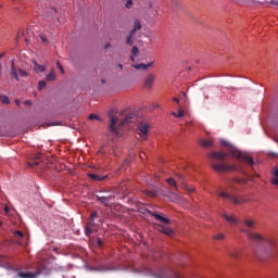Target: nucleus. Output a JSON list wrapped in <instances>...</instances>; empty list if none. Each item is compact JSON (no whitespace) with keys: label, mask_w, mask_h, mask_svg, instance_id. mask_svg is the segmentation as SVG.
I'll use <instances>...</instances> for the list:
<instances>
[{"label":"nucleus","mask_w":278,"mask_h":278,"mask_svg":"<svg viewBox=\"0 0 278 278\" xmlns=\"http://www.w3.org/2000/svg\"><path fill=\"white\" fill-rule=\"evenodd\" d=\"M155 64L154 61L148 63V64H144V63H135L132 64V67L134 68H137L138 71H148V68H151V66H153Z\"/></svg>","instance_id":"12"},{"label":"nucleus","mask_w":278,"mask_h":278,"mask_svg":"<svg viewBox=\"0 0 278 278\" xmlns=\"http://www.w3.org/2000/svg\"><path fill=\"white\" fill-rule=\"evenodd\" d=\"M222 144L230 153L231 157H235L239 162H244L245 164H253V159L249 154L238 150V148L229 143V141L222 140Z\"/></svg>","instance_id":"4"},{"label":"nucleus","mask_w":278,"mask_h":278,"mask_svg":"<svg viewBox=\"0 0 278 278\" xmlns=\"http://www.w3.org/2000/svg\"><path fill=\"white\" fill-rule=\"evenodd\" d=\"M1 68H2V66H1V64H0V77H1Z\"/></svg>","instance_id":"48"},{"label":"nucleus","mask_w":278,"mask_h":278,"mask_svg":"<svg viewBox=\"0 0 278 278\" xmlns=\"http://www.w3.org/2000/svg\"><path fill=\"white\" fill-rule=\"evenodd\" d=\"M2 5L0 4V10H1Z\"/></svg>","instance_id":"54"},{"label":"nucleus","mask_w":278,"mask_h":278,"mask_svg":"<svg viewBox=\"0 0 278 278\" xmlns=\"http://www.w3.org/2000/svg\"><path fill=\"white\" fill-rule=\"evenodd\" d=\"M242 225H244V227H247L245 229H249L251 231V229H255V219L251 218V217H247L245 219L242 220Z\"/></svg>","instance_id":"13"},{"label":"nucleus","mask_w":278,"mask_h":278,"mask_svg":"<svg viewBox=\"0 0 278 278\" xmlns=\"http://www.w3.org/2000/svg\"><path fill=\"white\" fill-rule=\"evenodd\" d=\"M136 115L132 113L122 112L119 115H113L109 125V129L113 136H123L126 125L134 123Z\"/></svg>","instance_id":"1"},{"label":"nucleus","mask_w":278,"mask_h":278,"mask_svg":"<svg viewBox=\"0 0 278 278\" xmlns=\"http://www.w3.org/2000/svg\"><path fill=\"white\" fill-rule=\"evenodd\" d=\"M96 218H99V213H97V212L91 213V216L89 218V223H88V225L86 227V231H85L86 236H90V233H92V227H94V219Z\"/></svg>","instance_id":"9"},{"label":"nucleus","mask_w":278,"mask_h":278,"mask_svg":"<svg viewBox=\"0 0 278 278\" xmlns=\"http://www.w3.org/2000/svg\"><path fill=\"white\" fill-rule=\"evenodd\" d=\"M40 39L42 40V42H47V37H45L43 35L40 36Z\"/></svg>","instance_id":"38"},{"label":"nucleus","mask_w":278,"mask_h":278,"mask_svg":"<svg viewBox=\"0 0 278 278\" xmlns=\"http://www.w3.org/2000/svg\"><path fill=\"white\" fill-rule=\"evenodd\" d=\"M182 188H184L185 190H188V192H194V188H190V187H188V186H186V185H184Z\"/></svg>","instance_id":"35"},{"label":"nucleus","mask_w":278,"mask_h":278,"mask_svg":"<svg viewBox=\"0 0 278 278\" xmlns=\"http://www.w3.org/2000/svg\"><path fill=\"white\" fill-rule=\"evenodd\" d=\"M224 218H225V220H227L228 223H231V225H238V219H237V217L233 216V215L224 214Z\"/></svg>","instance_id":"15"},{"label":"nucleus","mask_w":278,"mask_h":278,"mask_svg":"<svg viewBox=\"0 0 278 278\" xmlns=\"http://www.w3.org/2000/svg\"><path fill=\"white\" fill-rule=\"evenodd\" d=\"M267 244H269L270 247H273V240H266Z\"/></svg>","instance_id":"42"},{"label":"nucleus","mask_w":278,"mask_h":278,"mask_svg":"<svg viewBox=\"0 0 278 278\" xmlns=\"http://www.w3.org/2000/svg\"><path fill=\"white\" fill-rule=\"evenodd\" d=\"M35 71L36 73H45V71H47V67L39 65L38 63L35 62Z\"/></svg>","instance_id":"21"},{"label":"nucleus","mask_w":278,"mask_h":278,"mask_svg":"<svg viewBox=\"0 0 278 278\" xmlns=\"http://www.w3.org/2000/svg\"><path fill=\"white\" fill-rule=\"evenodd\" d=\"M38 275H42V268H38L35 273L31 271H18L17 277L20 278H36Z\"/></svg>","instance_id":"10"},{"label":"nucleus","mask_w":278,"mask_h":278,"mask_svg":"<svg viewBox=\"0 0 278 278\" xmlns=\"http://www.w3.org/2000/svg\"><path fill=\"white\" fill-rule=\"evenodd\" d=\"M146 194H148V197H157L155 191H146Z\"/></svg>","instance_id":"33"},{"label":"nucleus","mask_w":278,"mask_h":278,"mask_svg":"<svg viewBox=\"0 0 278 278\" xmlns=\"http://www.w3.org/2000/svg\"><path fill=\"white\" fill-rule=\"evenodd\" d=\"M155 81V75L149 74L144 80V88L151 89L153 88V83Z\"/></svg>","instance_id":"14"},{"label":"nucleus","mask_w":278,"mask_h":278,"mask_svg":"<svg viewBox=\"0 0 278 278\" xmlns=\"http://www.w3.org/2000/svg\"><path fill=\"white\" fill-rule=\"evenodd\" d=\"M89 121H101V117H99V115L91 114L89 115Z\"/></svg>","instance_id":"29"},{"label":"nucleus","mask_w":278,"mask_h":278,"mask_svg":"<svg viewBox=\"0 0 278 278\" xmlns=\"http://www.w3.org/2000/svg\"><path fill=\"white\" fill-rule=\"evenodd\" d=\"M276 5H278V0H276Z\"/></svg>","instance_id":"53"},{"label":"nucleus","mask_w":278,"mask_h":278,"mask_svg":"<svg viewBox=\"0 0 278 278\" xmlns=\"http://www.w3.org/2000/svg\"><path fill=\"white\" fill-rule=\"evenodd\" d=\"M132 3L134 2L131 0H126L125 7L129 9V8H131Z\"/></svg>","instance_id":"36"},{"label":"nucleus","mask_w":278,"mask_h":278,"mask_svg":"<svg viewBox=\"0 0 278 278\" xmlns=\"http://www.w3.org/2000/svg\"><path fill=\"white\" fill-rule=\"evenodd\" d=\"M173 101H175L176 103H179V99L178 98H174Z\"/></svg>","instance_id":"44"},{"label":"nucleus","mask_w":278,"mask_h":278,"mask_svg":"<svg viewBox=\"0 0 278 278\" xmlns=\"http://www.w3.org/2000/svg\"><path fill=\"white\" fill-rule=\"evenodd\" d=\"M24 105H31V101H29V100L25 101Z\"/></svg>","instance_id":"40"},{"label":"nucleus","mask_w":278,"mask_h":278,"mask_svg":"<svg viewBox=\"0 0 278 278\" xmlns=\"http://www.w3.org/2000/svg\"><path fill=\"white\" fill-rule=\"evenodd\" d=\"M165 236H175V231L168 227H163L161 230Z\"/></svg>","instance_id":"20"},{"label":"nucleus","mask_w":278,"mask_h":278,"mask_svg":"<svg viewBox=\"0 0 278 278\" xmlns=\"http://www.w3.org/2000/svg\"><path fill=\"white\" fill-rule=\"evenodd\" d=\"M137 273H140L141 275H153L155 278H194V276L179 274L168 268H161L160 273L153 274V270L143 267L137 270Z\"/></svg>","instance_id":"3"},{"label":"nucleus","mask_w":278,"mask_h":278,"mask_svg":"<svg viewBox=\"0 0 278 278\" xmlns=\"http://www.w3.org/2000/svg\"><path fill=\"white\" fill-rule=\"evenodd\" d=\"M173 116L176 118H184V110L179 109L178 113L172 112Z\"/></svg>","instance_id":"26"},{"label":"nucleus","mask_w":278,"mask_h":278,"mask_svg":"<svg viewBox=\"0 0 278 278\" xmlns=\"http://www.w3.org/2000/svg\"><path fill=\"white\" fill-rule=\"evenodd\" d=\"M5 56V52H2L1 54H0V60L2 59V58H4Z\"/></svg>","instance_id":"43"},{"label":"nucleus","mask_w":278,"mask_h":278,"mask_svg":"<svg viewBox=\"0 0 278 278\" xmlns=\"http://www.w3.org/2000/svg\"><path fill=\"white\" fill-rule=\"evenodd\" d=\"M200 144H201L202 147L207 148V147H212L213 141H212V140L202 139V140L200 141Z\"/></svg>","instance_id":"25"},{"label":"nucleus","mask_w":278,"mask_h":278,"mask_svg":"<svg viewBox=\"0 0 278 278\" xmlns=\"http://www.w3.org/2000/svg\"><path fill=\"white\" fill-rule=\"evenodd\" d=\"M0 101L8 105V103H10V98H8V96H0Z\"/></svg>","instance_id":"27"},{"label":"nucleus","mask_w":278,"mask_h":278,"mask_svg":"<svg viewBox=\"0 0 278 278\" xmlns=\"http://www.w3.org/2000/svg\"><path fill=\"white\" fill-rule=\"evenodd\" d=\"M227 159V153L225 152H213L211 153V166L217 173H231V170H238L236 165H230L226 163H218L223 162V160Z\"/></svg>","instance_id":"2"},{"label":"nucleus","mask_w":278,"mask_h":278,"mask_svg":"<svg viewBox=\"0 0 278 278\" xmlns=\"http://www.w3.org/2000/svg\"><path fill=\"white\" fill-rule=\"evenodd\" d=\"M236 188L231 185H229L228 188L222 189L217 191L218 197H222V199H227L228 201H231L235 205H239V203L242 202V200L238 199L235 194L233 191Z\"/></svg>","instance_id":"5"},{"label":"nucleus","mask_w":278,"mask_h":278,"mask_svg":"<svg viewBox=\"0 0 278 278\" xmlns=\"http://www.w3.org/2000/svg\"><path fill=\"white\" fill-rule=\"evenodd\" d=\"M104 205H110V201H112V195L109 197H99L98 198Z\"/></svg>","instance_id":"19"},{"label":"nucleus","mask_w":278,"mask_h":278,"mask_svg":"<svg viewBox=\"0 0 278 278\" xmlns=\"http://www.w3.org/2000/svg\"><path fill=\"white\" fill-rule=\"evenodd\" d=\"M140 29H142V24H140V22L138 20H136L135 24H134V29L126 39L127 45H134V34H136V31H138Z\"/></svg>","instance_id":"8"},{"label":"nucleus","mask_w":278,"mask_h":278,"mask_svg":"<svg viewBox=\"0 0 278 278\" xmlns=\"http://www.w3.org/2000/svg\"><path fill=\"white\" fill-rule=\"evenodd\" d=\"M14 238L21 240L23 238V232L21 230L14 231Z\"/></svg>","instance_id":"28"},{"label":"nucleus","mask_w":278,"mask_h":278,"mask_svg":"<svg viewBox=\"0 0 278 278\" xmlns=\"http://www.w3.org/2000/svg\"><path fill=\"white\" fill-rule=\"evenodd\" d=\"M138 47H134L131 50V55H130V60L131 62H136V55H138Z\"/></svg>","instance_id":"23"},{"label":"nucleus","mask_w":278,"mask_h":278,"mask_svg":"<svg viewBox=\"0 0 278 278\" xmlns=\"http://www.w3.org/2000/svg\"><path fill=\"white\" fill-rule=\"evenodd\" d=\"M271 184H273L274 186H278V168H277V167H275V168L273 169V179H271Z\"/></svg>","instance_id":"16"},{"label":"nucleus","mask_w":278,"mask_h":278,"mask_svg":"<svg viewBox=\"0 0 278 278\" xmlns=\"http://www.w3.org/2000/svg\"><path fill=\"white\" fill-rule=\"evenodd\" d=\"M149 129H151V124L147 121H141L137 125V134L141 140H147L149 136Z\"/></svg>","instance_id":"7"},{"label":"nucleus","mask_w":278,"mask_h":278,"mask_svg":"<svg viewBox=\"0 0 278 278\" xmlns=\"http://www.w3.org/2000/svg\"><path fill=\"white\" fill-rule=\"evenodd\" d=\"M118 66H119L121 68H123V65H122V64H119Z\"/></svg>","instance_id":"51"},{"label":"nucleus","mask_w":278,"mask_h":278,"mask_svg":"<svg viewBox=\"0 0 278 278\" xmlns=\"http://www.w3.org/2000/svg\"><path fill=\"white\" fill-rule=\"evenodd\" d=\"M56 66L60 71V73H62V75H64V67L62 66V64L60 62L56 63Z\"/></svg>","instance_id":"32"},{"label":"nucleus","mask_w":278,"mask_h":278,"mask_svg":"<svg viewBox=\"0 0 278 278\" xmlns=\"http://www.w3.org/2000/svg\"><path fill=\"white\" fill-rule=\"evenodd\" d=\"M236 1H238V3H244V1L247 0H236Z\"/></svg>","instance_id":"45"},{"label":"nucleus","mask_w":278,"mask_h":278,"mask_svg":"<svg viewBox=\"0 0 278 278\" xmlns=\"http://www.w3.org/2000/svg\"><path fill=\"white\" fill-rule=\"evenodd\" d=\"M11 75L12 77H14L17 81L21 80V77H25L27 75V72H25L24 70H18L16 71V67H14V63L11 66Z\"/></svg>","instance_id":"11"},{"label":"nucleus","mask_w":278,"mask_h":278,"mask_svg":"<svg viewBox=\"0 0 278 278\" xmlns=\"http://www.w3.org/2000/svg\"><path fill=\"white\" fill-rule=\"evenodd\" d=\"M276 142L278 143V137H276Z\"/></svg>","instance_id":"52"},{"label":"nucleus","mask_w":278,"mask_h":278,"mask_svg":"<svg viewBox=\"0 0 278 278\" xmlns=\"http://www.w3.org/2000/svg\"><path fill=\"white\" fill-rule=\"evenodd\" d=\"M215 240H225V235L224 233H217L215 237H214Z\"/></svg>","instance_id":"31"},{"label":"nucleus","mask_w":278,"mask_h":278,"mask_svg":"<svg viewBox=\"0 0 278 278\" xmlns=\"http://www.w3.org/2000/svg\"><path fill=\"white\" fill-rule=\"evenodd\" d=\"M240 231L241 233H245L248 240H251V242H256L257 244H260V242H266V238H264V236L258 232L247 229L244 227H241Z\"/></svg>","instance_id":"6"},{"label":"nucleus","mask_w":278,"mask_h":278,"mask_svg":"<svg viewBox=\"0 0 278 278\" xmlns=\"http://www.w3.org/2000/svg\"><path fill=\"white\" fill-rule=\"evenodd\" d=\"M56 76H55V72L52 70L48 75H47V80L48 81H55Z\"/></svg>","instance_id":"24"},{"label":"nucleus","mask_w":278,"mask_h":278,"mask_svg":"<svg viewBox=\"0 0 278 278\" xmlns=\"http://www.w3.org/2000/svg\"><path fill=\"white\" fill-rule=\"evenodd\" d=\"M4 212H5V214H9V212H10V207L4 206Z\"/></svg>","instance_id":"41"},{"label":"nucleus","mask_w":278,"mask_h":278,"mask_svg":"<svg viewBox=\"0 0 278 278\" xmlns=\"http://www.w3.org/2000/svg\"><path fill=\"white\" fill-rule=\"evenodd\" d=\"M108 47H110V43H108V45L105 46V49H108Z\"/></svg>","instance_id":"49"},{"label":"nucleus","mask_w":278,"mask_h":278,"mask_svg":"<svg viewBox=\"0 0 278 278\" xmlns=\"http://www.w3.org/2000/svg\"><path fill=\"white\" fill-rule=\"evenodd\" d=\"M140 157H141V160H142V159L144 157V153H141V154H140Z\"/></svg>","instance_id":"47"},{"label":"nucleus","mask_w":278,"mask_h":278,"mask_svg":"<svg viewBox=\"0 0 278 278\" xmlns=\"http://www.w3.org/2000/svg\"><path fill=\"white\" fill-rule=\"evenodd\" d=\"M98 247H103V242L101 241V239H98Z\"/></svg>","instance_id":"39"},{"label":"nucleus","mask_w":278,"mask_h":278,"mask_svg":"<svg viewBox=\"0 0 278 278\" xmlns=\"http://www.w3.org/2000/svg\"><path fill=\"white\" fill-rule=\"evenodd\" d=\"M3 264H8V261H5V256L0 255V266H3Z\"/></svg>","instance_id":"34"},{"label":"nucleus","mask_w":278,"mask_h":278,"mask_svg":"<svg viewBox=\"0 0 278 278\" xmlns=\"http://www.w3.org/2000/svg\"><path fill=\"white\" fill-rule=\"evenodd\" d=\"M173 194H174V197H175V199H174L173 201L178 202V201H179V199H181V197L177 195L176 193H173Z\"/></svg>","instance_id":"37"},{"label":"nucleus","mask_w":278,"mask_h":278,"mask_svg":"<svg viewBox=\"0 0 278 278\" xmlns=\"http://www.w3.org/2000/svg\"><path fill=\"white\" fill-rule=\"evenodd\" d=\"M16 105H21V101L20 100H15Z\"/></svg>","instance_id":"46"},{"label":"nucleus","mask_w":278,"mask_h":278,"mask_svg":"<svg viewBox=\"0 0 278 278\" xmlns=\"http://www.w3.org/2000/svg\"><path fill=\"white\" fill-rule=\"evenodd\" d=\"M2 223L0 222V227H1Z\"/></svg>","instance_id":"55"},{"label":"nucleus","mask_w":278,"mask_h":278,"mask_svg":"<svg viewBox=\"0 0 278 278\" xmlns=\"http://www.w3.org/2000/svg\"><path fill=\"white\" fill-rule=\"evenodd\" d=\"M90 179H93V181H103L105 177L99 176L97 174H89Z\"/></svg>","instance_id":"22"},{"label":"nucleus","mask_w":278,"mask_h":278,"mask_svg":"<svg viewBox=\"0 0 278 278\" xmlns=\"http://www.w3.org/2000/svg\"><path fill=\"white\" fill-rule=\"evenodd\" d=\"M232 257H238L236 254H232Z\"/></svg>","instance_id":"50"},{"label":"nucleus","mask_w":278,"mask_h":278,"mask_svg":"<svg viewBox=\"0 0 278 278\" xmlns=\"http://www.w3.org/2000/svg\"><path fill=\"white\" fill-rule=\"evenodd\" d=\"M153 216H154L155 220H160V223H163V225H168V218H165L157 214H154Z\"/></svg>","instance_id":"17"},{"label":"nucleus","mask_w":278,"mask_h":278,"mask_svg":"<svg viewBox=\"0 0 278 278\" xmlns=\"http://www.w3.org/2000/svg\"><path fill=\"white\" fill-rule=\"evenodd\" d=\"M166 184H168V186H172V188H175L176 190L179 189V187L177 186V181L173 178H167Z\"/></svg>","instance_id":"18"},{"label":"nucleus","mask_w":278,"mask_h":278,"mask_svg":"<svg viewBox=\"0 0 278 278\" xmlns=\"http://www.w3.org/2000/svg\"><path fill=\"white\" fill-rule=\"evenodd\" d=\"M46 86H47V83L45 80H40L38 84L39 90H42V88H46Z\"/></svg>","instance_id":"30"}]
</instances>
